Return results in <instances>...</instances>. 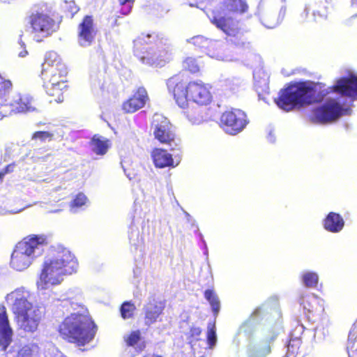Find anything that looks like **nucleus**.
<instances>
[{
  "label": "nucleus",
  "instance_id": "f257e3e1",
  "mask_svg": "<svg viewBox=\"0 0 357 357\" xmlns=\"http://www.w3.org/2000/svg\"><path fill=\"white\" fill-rule=\"evenodd\" d=\"M330 93L357 98V76L350 74L342 77L328 87L324 83L310 80L296 82L280 91L275 103L280 109L289 112L295 108L320 104Z\"/></svg>",
  "mask_w": 357,
  "mask_h": 357
},
{
  "label": "nucleus",
  "instance_id": "f03ea898",
  "mask_svg": "<svg viewBox=\"0 0 357 357\" xmlns=\"http://www.w3.org/2000/svg\"><path fill=\"white\" fill-rule=\"evenodd\" d=\"M166 85L176 105L183 109L188 107L190 100L199 105H208L213 100L211 86L208 84L199 79L188 81L181 73L167 79Z\"/></svg>",
  "mask_w": 357,
  "mask_h": 357
},
{
  "label": "nucleus",
  "instance_id": "7ed1b4c3",
  "mask_svg": "<svg viewBox=\"0 0 357 357\" xmlns=\"http://www.w3.org/2000/svg\"><path fill=\"white\" fill-rule=\"evenodd\" d=\"M77 268V259L69 250L54 248L44 259L38 285L45 289L47 285L59 284L64 275L75 273Z\"/></svg>",
  "mask_w": 357,
  "mask_h": 357
},
{
  "label": "nucleus",
  "instance_id": "20e7f679",
  "mask_svg": "<svg viewBox=\"0 0 357 357\" xmlns=\"http://www.w3.org/2000/svg\"><path fill=\"white\" fill-rule=\"evenodd\" d=\"M248 10L247 0H220L218 6L211 11V22L231 41L236 43L242 40L243 33L238 22L229 15H241Z\"/></svg>",
  "mask_w": 357,
  "mask_h": 357
},
{
  "label": "nucleus",
  "instance_id": "39448f33",
  "mask_svg": "<svg viewBox=\"0 0 357 357\" xmlns=\"http://www.w3.org/2000/svg\"><path fill=\"white\" fill-rule=\"evenodd\" d=\"M133 43L135 55L146 65L162 68L172 59L170 47L155 33H142Z\"/></svg>",
  "mask_w": 357,
  "mask_h": 357
},
{
  "label": "nucleus",
  "instance_id": "423d86ee",
  "mask_svg": "<svg viewBox=\"0 0 357 357\" xmlns=\"http://www.w3.org/2000/svg\"><path fill=\"white\" fill-rule=\"evenodd\" d=\"M68 73L66 65L56 52L50 51L46 54L40 77L47 94L53 97L56 102L63 100Z\"/></svg>",
  "mask_w": 357,
  "mask_h": 357
},
{
  "label": "nucleus",
  "instance_id": "0eeeda50",
  "mask_svg": "<svg viewBox=\"0 0 357 357\" xmlns=\"http://www.w3.org/2000/svg\"><path fill=\"white\" fill-rule=\"evenodd\" d=\"M58 331L67 342L84 347L94 338L97 326L90 316L71 313L59 324Z\"/></svg>",
  "mask_w": 357,
  "mask_h": 357
},
{
  "label": "nucleus",
  "instance_id": "6e6552de",
  "mask_svg": "<svg viewBox=\"0 0 357 357\" xmlns=\"http://www.w3.org/2000/svg\"><path fill=\"white\" fill-rule=\"evenodd\" d=\"M48 243L46 236L31 234L18 242L12 252L10 266L17 271L27 268L31 264L36 249Z\"/></svg>",
  "mask_w": 357,
  "mask_h": 357
},
{
  "label": "nucleus",
  "instance_id": "1a4fd4ad",
  "mask_svg": "<svg viewBox=\"0 0 357 357\" xmlns=\"http://www.w3.org/2000/svg\"><path fill=\"white\" fill-rule=\"evenodd\" d=\"M15 302L13 312L21 328L27 332H34L43 317V312L39 307L33 306L24 296H19V292H13Z\"/></svg>",
  "mask_w": 357,
  "mask_h": 357
},
{
  "label": "nucleus",
  "instance_id": "9d476101",
  "mask_svg": "<svg viewBox=\"0 0 357 357\" xmlns=\"http://www.w3.org/2000/svg\"><path fill=\"white\" fill-rule=\"evenodd\" d=\"M342 106L335 100L313 107L308 114L311 123L327 124L338 119L342 115Z\"/></svg>",
  "mask_w": 357,
  "mask_h": 357
},
{
  "label": "nucleus",
  "instance_id": "9b49d317",
  "mask_svg": "<svg viewBox=\"0 0 357 357\" xmlns=\"http://www.w3.org/2000/svg\"><path fill=\"white\" fill-rule=\"evenodd\" d=\"M248 123L247 116L244 112L231 109L221 114L219 125L227 133L234 135L241 132Z\"/></svg>",
  "mask_w": 357,
  "mask_h": 357
},
{
  "label": "nucleus",
  "instance_id": "f8f14e48",
  "mask_svg": "<svg viewBox=\"0 0 357 357\" xmlns=\"http://www.w3.org/2000/svg\"><path fill=\"white\" fill-rule=\"evenodd\" d=\"M28 24L33 33L45 36L52 34L56 28L54 20L44 12L31 13L28 17Z\"/></svg>",
  "mask_w": 357,
  "mask_h": 357
},
{
  "label": "nucleus",
  "instance_id": "ddd939ff",
  "mask_svg": "<svg viewBox=\"0 0 357 357\" xmlns=\"http://www.w3.org/2000/svg\"><path fill=\"white\" fill-rule=\"evenodd\" d=\"M155 139L161 144L172 145L175 141L176 135L169 120L160 115L154 116L151 123Z\"/></svg>",
  "mask_w": 357,
  "mask_h": 357
},
{
  "label": "nucleus",
  "instance_id": "4468645a",
  "mask_svg": "<svg viewBox=\"0 0 357 357\" xmlns=\"http://www.w3.org/2000/svg\"><path fill=\"white\" fill-rule=\"evenodd\" d=\"M97 34L93 17L86 15L77 26V40L82 47L92 45Z\"/></svg>",
  "mask_w": 357,
  "mask_h": 357
},
{
  "label": "nucleus",
  "instance_id": "2eb2a0df",
  "mask_svg": "<svg viewBox=\"0 0 357 357\" xmlns=\"http://www.w3.org/2000/svg\"><path fill=\"white\" fill-rule=\"evenodd\" d=\"M149 100L146 89L139 86L122 103L121 109L126 114H132L143 108Z\"/></svg>",
  "mask_w": 357,
  "mask_h": 357
},
{
  "label": "nucleus",
  "instance_id": "dca6fc26",
  "mask_svg": "<svg viewBox=\"0 0 357 357\" xmlns=\"http://www.w3.org/2000/svg\"><path fill=\"white\" fill-rule=\"evenodd\" d=\"M165 307V303L164 301L155 298L149 300L144 307L145 324L150 326L155 323L162 314Z\"/></svg>",
  "mask_w": 357,
  "mask_h": 357
},
{
  "label": "nucleus",
  "instance_id": "f3484780",
  "mask_svg": "<svg viewBox=\"0 0 357 357\" xmlns=\"http://www.w3.org/2000/svg\"><path fill=\"white\" fill-rule=\"evenodd\" d=\"M151 156L153 165L156 168H174L179 164V161H175L172 157V155L168 153V151L164 149H153L151 151Z\"/></svg>",
  "mask_w": 357,
  "mask_h": 357
},
{
  "label": "nucleus",
  "instance_id": "a211bd4d",
  "mask_svg": "<svg viewBox=\"0 0 357 357\" xmlns=\"http://www.w3.org/2000/svg\"><path fill=\"white\" fill-rule=\"evenodd\" d=\"M13 331L9 324L6 308L0 305V345L6 350L11 342Z\"/></svg>",
  "mask_w": 357,
  "mask_h": 357
},
{
  "label": "nucleus",
  "instance_id": "6ab92c4d",
  "mask_svg": "<svg viewBox=\"0 0 357 357\" xmlns=\"http://www.w3.org/2000/svg\"><path fill=\"white\" fill-rule=\"evenodd\" d=\"M300 304L303 306L307 314H316L324 312L322 300L314 294L302 296Z\"/></svg>",
  "mask_w": 357,
  "mask_h": 357
},
{
  "label": "nucleus",
  "instance_id": "aec40b11",
  "mask_svg": "<svg viewBox=\"0 0 357 357\" xmlns=\"http://www.w3.org/2000/svg\"><path fill=\"white\" fill-rule=\"evenodd\" d=\"M324 228L331 233H338L344 227L343 218L337 213L330 212L323 220Z\"/></svg>",
  "mask_w": 357,
  "mask_h": 357
},
{
  "label": "nucleus",
  "instance_id": "412c9836",
  "mask_svg": "<svg viewBox=\"0 0 357 357\" xmlns=\"http://www.w3.org/2000/svg\"><path fill=\"white\" fill-rule=\"evenodd\" d=\"M11 106L15 112L23 113L33 112L36 110L34 100L29 95H21L15 100Z\"/></svg>",
  "mask_w": 357,
  "mask_h": 357
},
{
  "label": "nucleus",
  "instance_id": "4be33fe9",
  "mask_svg": "<svg viewBox=\"0 0 357 357\" xmlns=\"http://www.w3.org/2000/svg\"><path fill=\"white\" fill-rule=\"evenodd\" d=\"M202 330L199 326H192L189 331L185 334L186 340L188 344H190L191 348L193 349L194 353L197 349V347L202 349L206 348L202 347L204 344V340L202 337Z\"/></svg>",
  "mask_w": 357,
  "mask_h": 357
},
{
  "label": "nucleus",
  "instance_id": "5701e85b",
  "mask_svg": "<svg viewBox=\"0 0 357 357\" xmlns=\"http://www.w3.org/2000/svg\"><path fill=\"white\" fill-rule=\"evenodd\" d=\"M123 341L128 347H135L138 351L145 349L146 344L142 340L139 330L132 331L127 335L124 336Z\"/></svg>",
  "mask_w": 357,
  "mask_h": 357
},
{
  "label": "nucleus",
  "instance_id": "b1692460",
  "mask_svg": "<svg viewBox=\"0 0 357 357\" xmlns=\"http://www.w3.org/2000/svg\"><path fill=\"white\" fill-rule=\"evenodd\" d=\"M90 145L93 153L98 155H104L110 147V142L107 138L95 135L90 142Z\"/></svg>",
  "mask_w": 357,
  "mask_h": 357
},
{
  "label": "nucleus",
  "instance_id": "393cba45",
  "mask_svg": "<svg viewBox=\"0 0 357 357\" xmlns=\"http://www.w3.org/2000/svg\"><path fill=\"white\" fill-rule=\"evenodd\" d=\"M13 90V82L0 73V105H7Z\"/></svg>",
  "mask_w": 357,
  "mask_h": 357
},
{
  "label": "nucleus",
  "instance_id": "a878e982",
  "mask_svg": "<svg viewBox=\"0 0 357 357\" xmlns=\"http://www.w3.org/2000/svg\"><path fill=\"white\" fill-rule=\"evenodd\" d=\"M182 68L191 74H197L201 71L202 65L196 58L188 56L182 61Z\"/></svg>",
  "mask_w": 357,
  "mask_h": 357
},
{
  "label": "nucleus",
  "instance_id": "bb28decb",
  "mask_svg": "<svg viewBox=\"0 0 357 357\" xmlns=\"http://www.w3.org/2000/svg\"><path fill=\"white\" fill-rule=\"evenodd\" d=\"M204 295L210 303L214 315L217 316L220 311V303L216 293L213 289H208L205 290Z\"/></svg>",
  "mask_w": 357,
  "mask_h": 357
},
{
  "label": "nucleus",
  "instance_id": "cd10ccee",
  "mask_svg": "<svg viewBox=\"0 0 357 357\" xmlns=\"http://www.w3.org/2000/svg\"><path fill=\"white\" fill-rule=\"evenodd\" d=\"M276 339V335L273 334L270 337L263 340L256 351L257 357H266L271 352V344Z\"/></svg>",
  "mask_w": 357,
  "mask_h": 357
},
{
  "label": "nucleus",
  "instance_id": "c85d7f7f",
  "mask_svg": "<svg viewBox=\"0 0 357 357\" xmlns=\"http://www.w3.org/2000/svg\"><path fill=\"white\" fill-rule=\"evenodd\" d=\"M347 349L349 352H357V319L354 323L349 331L347 342Z\"/></svg>",
  "mask_w": 357,
  "mask_h": 357
},
{
  "label": "nucleus",
  "instance_id": "c756f323",
  "mask_svg": "<svg viewBox=\"0 0 357 357\" xmlns=\"http://www.w3.org/2000/svg\"><path fill=\"white\" fill-rule=\"evenodd\" d=\"M206 342L208 348L212 349L217 342L215 322L212 321L208 324Z\"/></svg>",
  "mask_w": 357,
  "mask_h": 357
},
{
  "label": "nucleus",
  "instance_id": "7c9ffc66",
  "mask_svg": "<svg viewBox=\"0 0 357 357\" xmlns=\"http://www.w3.org/2000/svg\"><path fill=\"white\" fill-rule=\"evenodd\" d=\"M62 11L66 17L72 18L79 10L74 1H65L61 6Z\"/></svg>",
  "mask_w": 357,
  "mask_h": 357
},
{
  "label": "nucleus",
  "instance_id": "2f4dec72",
  "mask_svg": "<svg viewBox=\"0 0 357 357\" xmlns=\"http://www.w3.org/2000/svg\"><path fill=\"white\" fill-rule=\"evenodd\" d=\"M185 114L186 117L192 123L199 124L204 121V116L202 114L200 109L198 107L188 109Z\"/></svg>",
  "mask_w": 357,
  "mask_h": 357
},
{
  "label": "nucleus",
  "instance_id": "473e14b6",
  "mask_svg": "<svg viewBox=\"0 0 357 357\" xmlns=\"http://www.w3.org/2000/svg\"><path fill=\"white\" fill-rule=\"evenodd\" d=\"M136 310L135 305L130 301H125L121 306V314L124 319L132 318L134 315V312Z\"/></svg>",
  "mask_w": 357,
  "mask_h": 357
},
{
  "label": "nucleus",
  "instance_id": "72a5a7b5",
  "mask_svg": "<svg viewBox=\"0 0 357 357\" xmlns=\"http://www.w3.org/2000/svg\"><path fill=\"white\" fill-rule=\"evenodd\" d=\"M303 282L307 287H316L318 284L319 277L316 273L307 272L302 276Z\"/></svg>",
  "mask_w": 357,
  "mask_h": 357
},
{
  "label": "nucleus",
  "instance_id": "f704fd0d",
  "mask_svg": "<svg viewBox=\"0 0 357 357\" xmlns=\"http://www.w3.org/2000/svg\"><path fill=\"white\" fill-rule=\"evenodd\" d=\"M54 133L48 131H36L32 134L31 139L40 142H51L53 140Z\"/></svg>",
  "mask_w": 357,
  "mask_h": 357
},
{
  "label": "nucleus",
  "instance_id": "c9c22d12",
  "mask_svg": "<svg viewBox=\"0 0 357 357\" xmlns=\"http://www.w3.org/2000/svg\"><path fill=\"white\" fill-rule=\"evenodd\" d=\"M120 6H122L119 13L123 15H128L133 6L135 0H118Z\"/></svg>",
  "mask_w": 357,
  "mask_h": 357
},
{
  "label": "nucleus",
  "instance_id": "e433bc0d",
  "mask_svg": "<svg viewBox=\"0 0 357 357\" xmlns=\"http://www.w3.org/2000/svg\"><path fill=\"white\" fill-rule=\"evenodd\" d=\"M87 201V197L82 193H78L75 197L70 202V206L71 208H79L84 206Z\"/></svg>",
  "mask_w": 357,
  "mask_h": 357
},
{
  "label": "nucleus",
  "instance_id": "4c0bfd02",
  "mask_svg": "<svg viewBox=\"0 0 357 357\" xmlns=\"http://www.w3.org/2000/svg\"><path fill=\"white\" fill-rule=\"evenodd\" d=\"M238 333H243L248 337H251L253 333L252 324L248 321H244L239 328Z\"/></svg>",
  "mask_w": 357,
  "mask_h": 357
},
{
  "label": "nucleus",
  "instance_id": "58836bf2",
  "mask_svg": "<svg viewBox=\"0 0 357 357\" xmlns=\"http://www.w3.org/2000/svg\"><path fill=\"white\" fill-rule=\"evenodd\" d=\"M16 357H32L31 350L24 347L18 351Z\"/></svg>",
  "mask_w": 357,
  "mask_h": 357
},
{
  "label": "nucleus",
  "instance_id": "ea45409f",
  "mask_svg": "<svg viewBox=\"0 0 357 357\" xmlns=\"http://www.w3.org/2000/svg\"><path fill=\"white\" fill-rule=\"evenodd\" d=\"M15 163H11V164H9L8 165H6L4 169H3L2 170H1L5 175L8 174V173H11L13 172V169H14V167H15Z\"/></svg>",
  "mask_w": 357,
  "mask_h": 357
},
{
  "label": "nucleus",
  "instance_id": "a19ab883",
  "mask_svg": "<svg viewBox=\"0 0 357 357\" xmlns=\"http://www.w3.org/2000/svg\"><path fill=\"white\" fill-rule=\"evenodd\" d=\"M142 357H162V356L159 354L149 353V354L144 355Z\"/></svg>",
  "mask_w": 357,
  "mask_h": 357
},
{
  "label": "nucleus",
  "instance_id": "79ce46f5",
  "mask_svg": "<svg viewBox=\"0 0 357 357\" xmlns=\"http://www.w3.org/2000/svg\"><path fill=\"white\" fill-rule=\"evenodd\" d=\"M4 176L5 174L1 171H0V183L3 181Z\"/></svg>",
  "mask_w": 357,
  "mask_h": 357
},
{
  "label": "nucleus",
  "instance_id": "37998d69",
  "mask_svg": "<svg viewBox=\"0 0 357 357\" xmlns=\"http://www.w3.org/2000/svg\"><path fill=\"white\" fill-rule=\"evenodd\" d=\"M199 353L201 354V355H199V357H203L204 355V352L201 351H199Z\"/></svg>",
  "mask_w": 357,
  "mask_h": 357
},
{
  "label": "nucleus",
  "instance_id": "c03bdc74",
  "mask_svg": "<svg viewBox=\"0 0 357 357\" xmlns=\"http://www.w3.org/2000/svg\"><path fill=\"white\" fill-rule=\"evenodd\" d=\"M3 116V115L0 112V119H2Z\"/></svg>",
  "mask_w": 357,
  "mask_h": 357
},
{
  "label": "nucleus",
  "instance_id": "a18cd8bd",
  "mask_svg": "<svg viewBox=\"0 0 357 357\" xmlns=\"http://www.w3.org/2000/svg\"><path fill=\"white\" fill-rule=\"evenodd\" d=\"M194 39H195V40H199V39H200V38L197 37V38H194Z\"/></svg>",
  "mask_w": 357,
  "mask_h": 357
}]
</instances>
